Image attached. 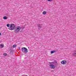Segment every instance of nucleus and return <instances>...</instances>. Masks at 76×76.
<instances>
[{
    "instance_id": "1",
    "label": "nucleus",
    "mask_w": 76,
    "mask_h": 76,
    "mask_svg": "<svg viewBox=\"0 0 76 76\" xmlns=\"http://www.w3.org/2000/svg\"><path fill=\"white\" fill-rule=\"evenodd\" d=\"M51 63L52 64L50 65V67L51 69H55L56 67H57V65L58 63L56 61L55 62H51Z\"/></svg>"
},
{
    "instance_id": "2",
    "label": "nucleus",
    "mask_w": 76,
    "mask_h": 76,
    "mask_svg": "<svg viewBox=\"0 0 76 76\" xmlns=\"http://www.w3.org/2000/svg\"><path fill=\"white\" fill-rule=\"evenodd\" d=\"M21 28L22 27H21V26H17L15 27V30H14L15 32V33H19Z\"/></svg>"
},
{
    "instance_id": "3",
    "label": "nucleus",
    "mask_w": 76,
    "mask_h": 76,
    "mask_svg": "<svg viewBox=\"0 0 76 76\" xmlns=\"http://www.w3.org/2000/svg\"><path fill=\"white\" fill-rule=\"evenodd\" d=\"M15 25L11 23L10 25V27L9 28V29L10 30H13V29H15Z\"/></svg>"
},
{
    "instance_id": "4",
    "label": "nucleus",
    "mask_w": 76,
    "mask_h": 76,
    "mask_svg": "<svg viewBox=\"0 0 76 76\" xmlns=\"http://www.w3.org/2000/svg\"><path fill=\"white\" fill-rule=\"evenodd\" d=\"M21 50L23 53H28V49L25 47H23L21 48Z\"/></svg>"
},
{
    "instance_id": "5",
    "label": "nucleus",
    "mask_w": 76,
    "mask_h": 76,
    "mask_svg": "<svg viewBox=\"0 0 76 76\" xmlns=\"http://www.w3.org/2000/svg\"><path fill=\"white\" fill-rule=\"evenodd\" d=\"M61 63L62 64H65L67 63V61L66 60H64L61 61Z\"/></svg>"
},
{
    "instance_id": "6",
    "label": "nucleus",
    "mask_w": 76,
    "mask_h": 76,
    "mask_svg": "<svg viewBox=\"0 0 76 76\" xmlns=\"http://www.w3.org/2000/svg\"><path fill=\"white\" fill-rule=\"evenodd\" d=\"M37 27L39 29H40L42 27V25L38 24L37 25Z\"/></svg>"
},
{
    "instance_id": "7",
    "label": "nucleus",
    "mask_w": 76,
    "mask_h": 76,
    "mask_svg": "<svg viewBox=\"0 0 76 76\" xmlns=\"http://www.w3.org/2000/svg\"><path fill=\"white\" fill-rule=\"evenodd\" d=\"M73 55L74 56H76V51H74V52L73 53Z\"/></svg>"
},
{
    "instance_id": "8",
    "label": "nucleus",
    "mask_w": 76,
    "mask_h": 76,
    "mask_svg": "<svg viewBox=\"0 0 76 76\" xmlns=\"http://www.w3.org/2000/svg\"><path fill=\"white\" fill-rule=\"evenodd\" d=\"M4 47V45L3 44H1L0 45V48H3Z\"/></svg>"
},
{
    "instance_id": "9",
    "label": "nucleus",
    "mask_w": 76,
    "mask_h": 76,
    "mask_svg": "<svg viewBox=\"0 0 76 76\" xmlns=\"http://www.w3.org/2000/svg\"><path fill=\"white\" fill-rule=\"evenodd\" d=\"M55 52H56V50H52L51 51V54H53V53H54Z\"/></svg>"
},
{
    "instance_id": "10",
    "label": "nucleus",
    "mask_w": 76,
    "mask_h": 76,
    "mask_svg": "<svg viewBox=\"0 0 76 76\" xmlns=\"http://www.w3.org/2000/svg\"><path fill=\"white\" fill-rule=\"evenodd\" d=\"M42 13L43 15H46L47 14V12L46 11H43Z\"/></svg>"
},
{
    "instance_id": "11",
    "label": "nucleus",
    "mask_w": 76,
    "mask_h": 76,
    "mask_svg": "<svg viewBox=\"0 0 76 76\" xmlns=\"http://www.w3.org/2000/svg\"><path fill=\"white\" fill-rule=\"evenodd\" d=\"M4 19L6 20L7 19V17L5 16L3 17Z\"/></svg>"
},
{
    "instance_id": "12",
    "label": "nucleus",
    "mask_w": 76,
    "mask_h": 76,
    "mask_svg": "<svg viewBox=\"0 0 76 76\" xmlns=\"http://www.w3.org/2000/svg\"><path fill=\"white\" fill-rule=\"evenodd\" d=\"M17 46V45H13V48H15V47H16Z\"/></svg>"
},
{
    "instance_id": "13",
    "label": "nucleus",
    "mask_w": 76,
    "mask_h": 76,
    "mask_svg": "<svg viewBox=\"0 0 76 76\" xmlns=\"http://www.w3.org/2000/svg\"><path fill=\"white\" fill-rule=\"evenodd\" d=\"M4 56H7V53H4L3 54Z\"/></svg>"
},
{
    "instance_id": "14",
    "label": "nucleus",
    "mask_w": 76,
    "mask_h": 76,
    "mask_svg": "<svg viewBox=\"0 0 76 76\" xmlns=\"http://www.w3.org/2000/svg\"><path fill=\"white\" fill-rule=\"evenodd\" d=\"M7 27H9V26H10V24H7Z\"/></svg>"
},
{
    "instance_id": "15",
    "label": "nucleus",
    "mask_w": 76,
    "mask_h": 76,
    "mask_svg": "<svg viewBox=\"0 0 76 76\" xmlns=\"http://www.w3.org/2000/svg\"><path fill=\"white\" fill-rule=\"evenodd\" d=\"M48 1H51L52 0H48Z\"/></svg>"
},
{
    "instance_id": "16",
    "label": "nucleus",
    "mask_w": 76,
    "mask_h": 76,
    "mask_svg": "<svg viewBox=\"0 0 76 76\" xmlns=\"http://www.w3.org/2000/svg\"><path fill=\"white\" fill-rule=\"evenodd\" d=\"M18 48L19 50H20V47H18Z\"/></svg>"
},
{
    "instance_id": "17",
    "label": "nucleus",
    "mask_w": 76,
    "mask_h": 76,
    "mask_svg": "<svg viewBox=\"0 0 76 76\" xmlns=\"http://www.w3.org/2000/svg\"><path fill=\"white\" fill-rule=\"evenodd\" d=\"M0 35H1V33H0Z\"/></svg>"
},
{
    "instance_id": "18",
    "label": "nucleus",
    "mask_w": 76,
    "mask_h": 76,
    "mask_svg": "<svg viewBox=\"0 0 76 76\" xmlns=\"http://www.w3.org/2000/svg\"><path fill=\"white\" fill-rule=\"evenodd\" d=\"M10 53H11V52H10Z\"/></svg>"
}]
</instances>
